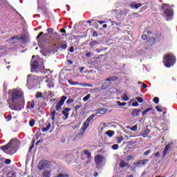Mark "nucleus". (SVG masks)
I'll use <instances>...</instances> for the list:
<instances>
[{
    "label": "nucleus",
    "instance_id": "3",
    "mask_svg": "<svg viewBox=\"0 0 177 177\" xmlns=\"http://www.w3.org/2000/svg\"><path fill=\"white\" fill-rule=\"evenodd\" d=\"M162 9L163 16L167 21L174 17V10L172 9V7L169 6V4H163Z\"/></svg>",
    "mask_w": 177,
    "mask_h": 177
},
{
    "label": "nucleus",
    "instance_id": "34",
    "mask_svg": "<svg viewBox=\"0 0 177 177\" xmlns=\"http://www.w3.org/2000/svg\"><path fill=\"white\" fill-rule=\"evenodd\" d=\"M117 104L118 106H127V102H121L120 101H118Z\"/></svg>",
    "mask_w": 177,
    "mask_h": 177
},
{
    "label": "nucleus",
    "instance_id": "44",
    "mask_svg": "<svg viewBox=\"0 0 177 177\" xmlns=\"http://www.w3.org/2000/svg\"><path fill=\"white\" fill-rule=\"evenodd\" d=\"M111 24H112L113 26H120V25H121V23L117 22V21H113L111 22Z\"/></svg>",
    "mask_w": 177,
    "mask_h": 177
},
{
    "label": "nucleus",
    "instance_id": "11",
    "mask_svg": "<svg viewBox=\"0 0 177 177\" xmlns=\"http://www.w3.org/2000/svg\"><path fill=\"white\" fill-rule=\"evenodd\" d=\"M142 6H143L142 3H136V1L131 2L130 3V8H131V9H139V8H140Z\"/></svg>",
    "mask_w": 177,
    "mask_h": 177
},
{
    "label": "nucleus",
    "instance_id": "40",
    "mask_svg": "<svg viewBox=\"0 0 177 177\" xmlns=\"http://www.w3.org/2000/svg\"><path fill=\"white\" fill-rule=\"evenodd\" d=\"M84 153L87 156L88 158H91V152H89L88 150H85Z\"/></svg>",
    "mask_w": 177,
    "mask_h": 177
},
{
    "label": "nucleus",
    "instance_id": "42",
    "mask_svg": "<svg viewBox=\"0 0 177 177\" xmlns=\"http://www.w3.org/2000/svg\"><path fill=\"white\" fill-rule=\"evenodd\" d=\"M130 131H138V125H134L132 127L130 128Z\"/></svg>",
    "mask_w": 177,
    "mask_h": 177
},
{
    "label": "nucleus",
    "instance_id": "36",
    "mask_svg": "<svg viewBox=\"0 0 177 177\" xmlns=\"http://www.w3.org/2000/svg\"><path fill=\"white\" fill-rule=\"evenodd\" d=\"M29 125L30 127H34V125H35V120H30Z\"/></svg>",
    "mask_w": 177,
    "mask_h": 177
},
{
    "label": "nucleus",
    "instance_id": "55",
    "mask_svg": "<svg viewBox=\"0 0 177 177\" xmlns=\"http://www.w3.org/2000/svg\"><path fill=\"white\" fill-rule=\"evenodd\" d=\"M79 85H80V86L85 87V86H88V84H86V83H80V84H79Z\"/></svg>",
    "mask_w": 177,
    "mask_h": 177
},
{
    "label": "nucleus",
    "instance_id": "59",
    "mask_svg": "<svg viewBox=\"0 0 177 177\" xmlns=\"http://www.w3.org/2000/svg\"><path fill=\"white\" fill-rule=\"evenodd\" d=\"M91 53H86V57H91Z\"/></svg>",
    "mask_w": 177,
    "mask_h": 177
},
{
    "label": "nucleus",
    "instance_id": "60",
    "mask_svg": "<svg viewBox=\"0 0 177 177\" xmlns=\"http://www.w3.org/2000/svg\"><path fill=\"white\" fill-rule=\"evenodd\" d=\"M69 51L71 53L74 52V47H71Z\"/></svg>",
    "mask_w": 177,
    "mask_h": 177
},
{
    "label": "nucleus",
    "instance_id": "35",
    "mask_svg": "<svg viewBox=\"0 0 177 177\" xmlns=\"http://www.w3.org/2000/svg\"><path fill=\"white\" fill-rule=\"evenodd\" d=\"M136 100L138 102V103H143V98L140 97H136Z\"/></svg>",
    "mask_w": 177,
    "mask_h": 177
},
{
    "label": "nucleus",
    "instance_id": "58",
    "mask_svg": "<svg viewBox=\"0 0 177 177\" xmlns=\"http://www.w3.org/2000/svg\"><path fill=\"white\" fill-rule=\"evenodd\" d=\"M118 13H120V15H118V17H121V15H122V12L121 10H118Z\"/></svg>",
    "mask_w": 177,
    "mask_h": 177
},
{
    "label": "nucleus",
    "instance_id": "13",
    "mask_svg": "<svg viewBox=\"0 0 177 177\" xmlns=\"http://www.w3.org/2000/svg\"><path fill=\"white\" fill-rule=\"evenodd\" d=\"M35 80L34 75H28L27 79V85H31L32 82Z\"/></svg>",
    "mask_w": 177,
    "mask_h": 177
},
{
    "label": "nucleus",
    "instance_id": "38",
    "mask_svg": "<svg viewBox=\"0 0 177 177\" xmlns=\"http://www.w3.org/2000/svg\"><path fill=\"white\" fill-rule=\"evenodd\" d=\"M117 143H121V142H122V140H124V137L122 136H120V137H118L117 138Z\"/></svg>",
    "mask_w": 177,
    "mask_h": 177
},
{
    "label": "nucleus",
    "instance_id": "64",
    "mask_svg": "<svg viewBox=\"0 0 177 177\" xmlns=\"http://www.w3.org/2000/svg\"><path fill=\"white\" fill-rule=\"evenodd\" d=\"M47 31H48V32H52V31H53V30H52V29H50V28H48V29L47 30Z\"/></svg>",
    "mask_w": 177,
    "mask_h": 177
},
{
    "label": "nucleus",
    "instance_id": "2",
    "mask_svg": "<svg viewBox=\"0 0 177 177\" xmlns=\"http://www.w3.org/2000/svg\"><path fill=\"white\" fill-rule=\"evenodd\" d=\"M17 145V143L16 142V140H11L6 145L0 147V149L4 151V153L12 156V154H15V153L17 151V149L16 147Z\"/></svg>",
    "mask_w": 177,
    "mask_h": 177
},
{
    "label": "nucleus",
    "instance_id": "47",
    "mask_svg": "<svg viewBox=\"0 0 177 177\" xmlns=\"http://www.w3.org/2000/svg\"><path fill=\"white\" fill-rule=\"evenodd\" d=\"M6 121H10L12 120V115H8V116H6Z\"/></svg>",
    "mask_w": 177,
    "mask_h": 177
},
{
    "label": "nucleus",
    "instance_id": "37",
    "mask_svg": "<svg viewBox=\"0 0 177 177\" xmlns=\"http://www.w3.org/2000/svg\"><path fill=\"white\" fill-rule=\"evenodd\" d=\"M153 100L156 104H158V103L160 102V99L157 97H155Z\"/></svg>",
    "mask_w": 177,
    "mask_h": 177
},
{
    "label": "nucleus",
    "instance_id": "8",
    "mask_svg": "<svg viewBox=\"0 0 177 177\" xmlns=\"http://www.w3.org/2000/svg\"><path fill=\"white\" fill-rule=\"evenodd\" d=\"M149 159H145L133 162L134 169H136V168H142V167H145V165L149 164Z\"/></svg>",
    "mask_w": 177,
    "mask_h": 177
},
{
    "label": "nucleus",
    "instance_id": "12",
    "mask_svg": "<svg viewBox=\"0 0 177 177\" xmlns=\"http://www.w3.org/2000/svg\"><path fill=\"white\" fill-rule=\"evenodd\" d=\"M169 151H171V145H167L165 146V147L163 149L162 158L165 157V156L169 154Z\"/></svg>",
    "mask_w": 177,
    "mask_h": 177
},
{
    "label": "nucleus",
    "instance_id": "54",
    "mask_svg": "<svg viewBox=\"0 0 177 177\" xmlns=\"http://www.w3.org/2000/svg\"><path fill=\"white\" fill-rule=\"evenodd\" d=\"M10 162H12V160H10V159H6L5 160V164H10Z\"/></svg>",
    "mask_w": 177,
    "mask_h": 177
},
{
    "label": "nucleus",
    "instance_id": "6",
    "mask_svg": "<svg viewBox=\"0 0 177 177\" xmlns=\"http://www.w3.org/2000/svg\"><path fill=\"white\" fill-rule=\"evenodd\" d=\"M17 41H21L22 42H26L27 41V35H22L20 37L15 35L12 37L10 40L9 42L10 44H15L17 42Z\"/></svg>",
    "mask_w": 177,
    "mask_h": 177
},
{
    "label": "nucleus",
    "instance_id": "51",
    "mask_svg": "<svg viewBox=\"0 0 177 177\" xmlns=\"http://www.w3.org/2000/svg\"><path fill=\"white\" fill-rule=\"evenodd\" d=\"M150 153H151V151L147 150L145 152H144V156H149V154H150Z\"/></svg>",
    "mask_w": 177,
    "mask_h": 177
},
{
    "label": "nucleus",
    "instance_id": "63",
    "mask_svg": "<svg viewBox=\"0 0 177 177\" xmlns=\"http://www.w3.org/2000/svg\"><path fill=\"white\" fill-rule=\"evenodd\" d=\"M61 32H62L63 34H66V30L62 29Z\"/></svg>",
    "mask_w": 177,
    "mask_h": 177
},
{
    "label": "nucleus",
    "instance_id": "50",
    "mask_svg": "<svg viewBox=\"0 0 177 177\" xmlns=\"http://www.w3.org/2000/svg\"><path fill=\"white\" fill-rule=\"evenodd\" d=\"M74 102V100L73 99H68L67 101H66V103L67 104H71V103H73Z\"/></svg>",
    "mask_w": 177,
    "mask_h": 177
},
{
    "label": "nucleus",
    "instance_id": "9",
    "mask_svg": "<svg viewBox=\"0 0 177 177\" xmlns=\"http://www.w3.org/2000/svg\"><path fill=\"white\" fill-rule=\"evenodd\" d=\"M66 100H67V97L64 95L61 97L60 100L57 102L55 106V110L57 111H60V110H62V106L64 104V102H66Z\"/></svg>",
    "mask_w": 177,
    "mask_h": 177
},
{
    "label": "nucleus",
    "instance_id": "19",
    "mask_svg": "<svg viewBox=\"0 0 177 177\" xmlns=\"http://www.w3.org/2000/svg\"><path fill=\"white\" fill-rule=\"evenodd\" d=\"M110 86V82H107L104 83L102 86H101V89H107V88H109Z\"/></svg>",
    "mask_w": 177,
    "mask_h": 177
},
{
    "label": "nucleus",
    "instance_id": "41",
    "mask_svg": "<svg viewBox=\"0 0 177 177\" xmlns=\"http://www.w3.org/2000/svg\"><path fill=\"white\" fill-rule=\"evenodd\" d=\"M133 159V156L132 155H129L127 158H126V160L127 161H131V160Z\"/></svg>",
    "mask_w": 177,
    "mask_h": 177
},
{
    "label": "nucleus",
    "instance_id": "18",
    "mask_svg": "<svg viewBox=\"0 0 177 177\" xmlns=\"http://www.w3.org/2000/svg\"><path fill=\"white\" fill-rule=\"evenodd\" d=\"M50 171L44 170L41 173V177H50Z\"/></svg>",
    "mask_w": 177,
    "mask_h": 177
},
{
    "label": "nucleus",
    "instance_id": "27",
    "mask_svg": "<svg viewBox=\"0 0 177 177\" xmlns=\"http://www.w3.org/2000/svg\"><path fill=\"white\" fill-rule=\"evenodd\" d=\"M118 80V77L115 76L108 77L106 81H116Z\"/></svg>",
    "mask_w": 177,
    "mask_h": 177
},
{
    "label": "nucleus",
    "instance_id": "39",
    "mask_svg": "<svg viewBox=\"0 0 177 177\" xmlns=\"http://www.w3.org/2000/svg\"><path fill=\"white\" fill-rule=\"evenodd\" d=\"M107 111V109L103 108L100 110V114H104Z\"/></svg>",
    "mask_w": 177,
    "mask_h": 177
},
{
    "label": "nucleus",
    "instance_id": "1",
    "mask_svg": "<svg viewBox=\"0 0 177 177\" xmlns=\"http://www.w3.org/2000/svg\"><path fill=\"white\" fill-rule=\"evenodd\" d=\"M8 103L11 110H21V102L23 100V91L17 89L9 90Z\"/></svg>",
    "mask_w": 177,
    "mask_h": 177
},
{
    "label": "nucleus",
    "instance_id": "15",
    "mask_svg": "<svg viewBox=\"0 0 177 177\" xmlns=\"http://www.w3.org/2000/svg\"><path fill=\"white\" fill-rule=\"evenodd\" d=\"M31 68H32L33 70H37V68H38V60L37 59H33L31 61Z\"/></svg>",
    "mask_w": 177,
    "mask_h": 177
},
{
    "label": "nucleus",
    "instance_id": "33",
    "mask_svg": "<svg viewBox=\"0 0 177 177\" xmlns=\"http://www.w3.org/2000/svg\"><path fill=\"white\" fill-rule=\"evenodd\" d=\"M35 97H36V99H39V98L42 97V93L37 92L36 93Z\"/></svg>",
    "mask_w": 177,
    "mask_h": 177
},
{
    "label": "nucleus",
    "instance_id": "52",
    "mask_svg": "<svg viewBox=\"0 0 177 177\" xmlns=\"http://www.w3.org/2000/svg\"><path fill=\"white\" fill-rule=\"evenodd\" d=\"M145 135H149L150 133V130L149 129H147L144 131Z\"/></svg>",
    "mask_w": 177,
    "mask_h": 177
},
{
    "label": "nucleus",
    "instance_id": "31",
    "mask_svg": "<svg viewBox=\"0 0 177 177\" xmlns=\"http://www.w3.org/2000/svg\"><path fill=\"white\" fill-rule=\"evenodd\" d=\"M153 110V108H148L145 111H142V115H145L149 113V111H151Z\"/></svg>",
    "mask_w": 177,
    "mask_h": 177
},
{
    "label": "nucleus",
    "instance_id": "20",
    "mask_svg": "<svg viewBox=\"0 0 177 177\" xmlns=\"http://www.w3.org/2000/svg\"><path fill=\"white\" fill-rule=\"evenodd\" d=\"M120 167H121V168L128 167V162H124V160H121L120 163Z\"/></svg>",
    "mask_w": 177,
    "mask_h": 177
},
{
    "label": "nucleus",
    "instance_id": "32",
    "mask_svg": "<svg viewBox=\"0 0 177 177\" xmlns=\"http://www.w3.org/2000/svg\"><path fill=\"white\" fill-rule=\"evenodd\" d=\"M68 82L70 85H79L78 82H73L72 80H68Z\"/></svg>",
    "mask_w": 177,
    "mask_h": 177
},
{
    "label": "nucleus",
    "instance_id": "53",
    "mask_svg": "<svg viewBox=\"0 0 177 177\" xmlns=\"http://www.w3.org/2000/svg\"><path fill=\"white\" fill-rule=\"evenodd\" d=\"M50 111H51V115H52V116L56 115V111H55V110H50Z\"/></svg>",
    "mask_w": 177,
    "mask_h": 177
},
{
    "label": "nucleus",
    "instance_id": "45",
    "mask_svg": "<svg viewBox=\"0 0 177 177\" xmlns=\"http://www.w3.org/2000/svg\"><path fill=\"white\" fill-rule=\"evenodd\" d=\"M50 120V122L52 124V125H53V127H55V116H52L51 119H48Z\"/></svg>",
    "mask_w": 177,
    "mask_h": 177
},
{
    "label": "nucleus",
    "instance_id": "30",
    "mask_svg": "<svg viewBox=\"0 0 177 177\" xmlns=\"http://www.w3.org/2000/svg\"><path fill=\"white\" fill-rule=\"evenodd\" d=\"M138 84L141 85L140 88H142L143 89H146V88H147V84L142 83V82H138Z\"/></svg>",
    "mask_w": 177,
    "mask_h": 177
},
{
    "label": "nucleus",
    "instance_id": "23",
    "mask_svg": "<svg viewBox=\"0 0 177 177\" xmlns=\"http://www.w3.org/2000/svg\"><path fill=\"white\" fill-rule=\"evenodd\" d=\"M122 100H123L124 102H128V100H129V98L127 93H124L123 95H122Z\"/></svg>",
    "mask_w": 177,
    "mask_h": 177
},
{
    "label": "nucleus",
    "instance_id": "48",
    "mask_svg": "<svg viewBox=\"0 0 177 177\" xmlns=\"http://www.w3.org/2000/svg\"><path fill=\"white\" fill-rule=\"evenodd\" d=\"M112 149H113V150H118V145H117V144L113 145L112 146Z\"/></svg>",
    "mask_w": 177,
    "mask_h": 177
},
{
    "label": "nucleus",
    "instance_id": "62",
    "mask_svg": "<svg viewBox=\"0 0 177 177\" xmlns=\"http://www.w3.org/2000/svg\"><path fill=\"white\" fill-rule=\"evenodd\" d=\"M133 102H135V99H131L129 100V103H133Z\"/></svg>",
    "mask_w": 177,
    "mask_h": 177
},
{
    "label": "nucleus",
    "instance_id": "57",
    "mask_svg": "<svg viewBox=\"0 0 177 177\" xmlns=\"http://www.w3.org/2000/svg\"><path fill=\"white\" fill-rule=\"evenodd\" d=\"M155 157H160V152L158 151L155 153Z\"/></svg>",
    "mask_w": 177,
    "mask_h": 177
},
{
    "label": "nucleus",
    "instance_id": "29",
    "mask_svg": "<svg viewBox=\"0 0 177 177\" xmlns=\"http://www.w3.org/2000/svg\"><path fill=\"white\" fill-rule=\"evenodd\" d=\"M46 82H49V84H48V88H53V86H55V85H53V83H52V80H46Z\"/></svg>",
    "mask_w": 177,
    "mask_h": 177
},
{
    "label": "nucleus",
    "instance_id": "16",
    "mask_svg": "<svg viewBox=\"0 0 177 177\" xmlns=\"http://www.w3.org/2000/svg\"><path fill=\"white\" fill-rule=\"evenodd\" d=\"M71 109L68 108H66L63 111H62V114H64V115L65 116V118H64V120H67V118H68V115H70V111H71Z\"/></svg>",
    "mask_w": 177,
    "mask_h": 177
},
{
    "label": "nucleus",
    "instance_id": "7",
    "mask_svg": "<svg viewBox=\"0 0 177 177\" xmlns=\"http://www.w3.org/2000/svg\"><path fill=\"white\" fill-rule=\"evenodd\" d=\"M95 117H96V115L93 114L86 120L82 127V133H84L85 131L88 129V127H89V122H91V120L94 119Z\"/></svg>",
    "mask_w": 177,
    "mask_h": 177
},
{
    "label": "nucleus",
    "instance_id": "21",
    "mask_svg": "<svg viewBox=\"0 0 177 177\" xmlns=\"http://www.w3.org/2000/svg\"><path fill=\"white\" fill-rule=\"evenodd\" d=\"M106 134L109 136V138H113V136H114V131L109 130L106 132Z\"/></svg>",
    "mask_w": 177,
    "mask_h": 177
},
{
    "label": "nucleus",
    "instance_id": "10",
    "mask_svg": "<svg viewBox=\"0 0 177 177\" xmlns=\"http://www.w3.org/2000/svg\"><path fill=\"white\" fill-rule=\"evenodd\" d=\"M49 167V162L47 160H41L38 165V169L42 170Z\"/></svg>",
    "mask_w": 177,
    "mask_h": 177
},
{
    "label": "nucleus",
    "instance_id": "43",
    "mask_svg": "<svg viewBox=\"0 0 177 177\" xmlns=\"http://www.w3.org/2000/svg\"><path fill=\"white\" fill-rule=\"evenodd\" d=\"M156 109L157 111H159L160 113H162V109L161 108V106H156Z\"/></svg>",
    "mask_w": 177,
    "mask_h": 177
},
{
    "label": "nucleus",
    "instance_id": "61",
    "mask_svg": "<svg viewBox=\"0 0 177 177\" xmlns=\"http://www.w3.org/2000/svg\"><path fill=\"white\" fill-rule=\"evenodd\" d=\"M98 23H99V24L102 25V24H104V23H106V21H99Z\"/></svg>",
    "mask_w": 177,
    "mask_h": 177
},
{
    "label": "nucleus",
    "instance_id": "46",
    "mask_svg": "<svg viewBox=\"0 0 177 177\" xmlns=\"http://www.w3.org/2000/svg\"><path fill=\"white\" fill-rule=\"evenodd\" d=\"M82 107V105H77L75 107V111H78V110H80V109H81Z\"/></svg>",
    "mask_w": 177,
    "mask_h": 177
},
{
    "label": "nucleus",
    "instance_id": "28",
    "mask_svg": "<svg viewBox=\"0 0 177 177\" xmlns=\"http://www.w3.org/2000/svg\"><path fill=\"white\" fill-rule=\"evenodd\" d=\"M60 48L61 49H64V50L67 49V43L66 42L62 43Z\"/></svg>",
    "mask_w": 177,
    "mask_h": 177
},
{
    "label": "nucleus",
    "instance_id": "24",
    "mask_svg": "<svg viewBox=\"0 0 177 177\" xmlns=\"http://www.w3.org/2000/svg\"><path fill=\"white\" fill-rule=\"evenodd\" d=\"M97 44H99L98 41H92L91 43H89V46H91V48H93V46H96V45H97Z\"/></svg>",
    "mask_w": 177,
    "mask_h": 177
},
{
    "label": "nucleus",
    "instance_id": "49",
    "mask_svg": "<svg viewBox=\"0 0 177 177\" xmlns=\"http://www.w3.org/2000/svg\"><path fill=\"white\" fill-rule=\"evenodd\" d=\"M132 106L133 107H138L139 106V103H138V102H133Z\"/></svg>",
    "mask_w": 177,
    "mask_h": 177
},
{
    "label": "nucleus",
    "instance_id": "14",
    "mask_svg": "<svg viewBox=\"0 0 177 177\" xmlns=\"http://www.w3.org/2000/svg\"><path fill=\"white\" fill-rule=\"evenodd\" d=\"M46 127L41 129L42 132H47L50 129V127H52V123L50 122V120H48L46 122Z\"/></svg>",
    "mask_w": 177,
    "mask_h": 177
},
{
    "label": "nucleus",
    "instance_id": "17",
    "mask_svg": "<svg viewBox=\"0 0 177 177\" xmlns=\"http://www.w3.org/2000/svg\"><path fill=\"white\" fill-rule=\"evenodd\" d=\"M140 113H142V110L133 109L131 112V115H133V117H139V114H140Z\"/></svg>",
    "mask_w": 177,
    "mask_h": 177
},
{
    "label": "nucleus",
    "instance_id": "5",
    "mask_svg": "<svg viewBox=\"0 0 177 177\" xmlns=\"http://www.w3.org/2000/svg\"><path fill=\"white\" fill-rule=\"evenodd\" d=\"M95 162L97 168H102L106 164V158L103 155H97L95 157Z\"/></svg>",
    "mask_w": 177,
    "mask_h": 177
},
{
    "label": "nucleus",
    "instance_id": "4",
    "mask_svg": "<svg viewBox=\"0 0 177 177\" xmlns=\"http://www.w3.org/2000/svg\"><path fill=\"white\" fill-rule=\"evenodd\" d=\"M163 63L165 67L169 68V67H172L175 63H176V58L172 54H168L165 56L163 59Z\"/></svg>",
    "mask_w": 177,
    "mask_h": 177
},
{
    "label": "nucleus",
    "instance_id": "22",
    "mask_svg": "<svg viewBox=\"0 0 177 177\" xmlns=\"http://www.w3.org/2000/svg\"><path fill=\"white\" fill-rule=\"evenodd\" d=\"M35 107V102L34 101H32L31 102H29L28 104V109L30 110H32Z\"/></svg>",
    "mask_w": 177,
    "mask_h": 177
},
{
    "label": "nucleus",
    "instance_id": "26",
    "mask_svg": "<svg viewBox=\"0 0 177 177\" xmlns=\"http://www.w3.org/2000/svg\"><path fill=\"white\" fill-rule=\"evenodd\" d=\"M90 99H91V94H87L86 96L83 97V101L88 102V100Z\"/></svg>",
    "mask_w": 177,
    "mask_h": 177
},
{
    "label": "nucleus",
    "instance_id": "25",
    "mask_svg": "<svg viewBox=\"0 0 177 177\" xmlns=\"http://www.w3.org/2000/svg\"><path fill=\"white\" fill-rule=\"evenodd\" d=\"M7 177H16L15 171H10L8 174Z\"/></svg>",
    "mask_w": 177,
    "mask_h": 177
},
{
    "label": "nucleus",
    "instance_id": "56",
    "mask_svg": "<svg viewBox=\"0 0 177 177\" xmlns=\"http://www.w3.org/2000/svg\"><path fill=\"white\" fill-rule=\"evenodd\" d=\"M142 39H145V40L147 39V35H143Z\"/></svg>",
    "mask_w": 177,
    "mask_h": 177
}]
</instances>
